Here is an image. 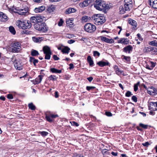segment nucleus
<instances>
[{
	"label": "nucleus",
	"instance_id": "nucleus-25",
	"mask_svg": "<svg viewBox=\"0 0 157 157\" xmlns=\"http://www.w3.org/2000/svg\"><path fill=\"white\" fill-rule=\"evenodd\" d=\"M87 60L90 66H93L94 63L93 60L90 56H89L87 58Z\"/></svg>",
	"mask_w": 157,
	"mask_h": 157
},
{
	"label": "nucleus",
	"instance_id": "nucleus-6",
	"mask_svg": "<svg viewBox=\"0 0 157 157\" xmlns=\"http://www.w3.org/2000/svg\"><path fill=\"white\" fill-rule=\"evenodd\" d=\"M30 20L31 22L35 24L41 23L43 20L42 17L40 16L32 17Z\"/></svg>",
	"mask_w": 157,
	"mask_h": 157
},
{
	"label": "nucleus",
	"instance_id": "nucleus-20",
	"mask_svg": "<svg viewBox=\"0 0 157 157\" xmlns=\"http://www.w3.org/2000/svg\"><path fill=\"white\" fill-rule=\"evenodd\" d=\"M131 7L132 5H130V4H124V7L123 8V10L122 11L121 10L120 12L122 11V12H121V13H123L124 12V10L125 11L129 10L130 8Z\"/></svg>",
	"mask_w": 157,
	"mask_h": 157
},
{
	"label": "nucleus",
	"instance_id": "nucleus-31",
	"mask_svg": "<svg viewBox=\"0 0 157 157\" xmlns=\"http://www.w3.org/2000/svg\"><path fill=\"white\" fill-rule=\"evenodd\" d=\"M10 32L13 34L14 35L16 33V31L14 27L12 26H10L9 27Z\"/></svg>",
	"mask_w": 157,
	"mask_h": 157
},
{
	"label": "nucleus",
	"instance_id": "nucleus-7",
	"mask_svg": "<svg viewBox=\"0 0 157 157\" xmlns=\"http://www.w3.org/2000/svg\"><path fill=\"white\" fill-rule=\"evenodd\" d=\"M16 13L19 15H25L28 13V7H25L23 8L17 10Z\"/></svg>",
	"mask_w": 157,
	"mask_h": 157
},
{
	"label": "nucleus",
	"instance_id": "nucleus-41",
	"mask_svg": "<svg viewBox=\"0 0 157 157\" xmlns=\"http://www.w3.org/2000/svg\"><path fill=\"white\" fill-rule=\"evenodd\" d=\"M46 118L47 120L49 122H52V118L50 117V115L46 116Z\"/></svg>",
	"mask_w": 157,
	"mask_h": 157
},
{
	"label": "nucleus",
	"instance_id": "nucleus-9",
	"mask_svg": "<svg viewBox=\"0 0 157 157\" xmlns=\"http://www.w3.org/2000/svg\"><path fill=\"white\" fill-rule=\"evenodd\" d=\"M147 93L150 95H155L157 94V90L155 87H151L147 90Z\"/></svg>",
	"mask_w": 157,
	"mask_h": 157
},
{
	"label": "nucleus",
	"instance_id": "nucleus-4",
	"mask_svg": "<svg viewBox=\"0 0 157 157\" xmlns=\"http://www.w3.org/2000/svg\"><path fill=\"white\" fill-rule=\"evenodd\" d=\"M11 52L13 53H18L21 50V44L18 41H13L11 44Z\"/></svg>",
	"mask_w": 157,
	"mask_h": 157
},
{
	"label": "nucleus",
	"instance_id": "nucleus-22",
	"mask_svg": "<svg viewBox=\"0 0 157 157\" xmlns=\"http://www.w3.org/2000/svg\"><path fill=\"white\" fill-rule=\"evenodd\" d=\"M150 52L153 55L157 54V48L154 47L150 46Z\"/></svg>",
	"mask_w": 157,
	"mask_h": 157
},
{
	"label": "nucleus",
	"instance_id": "nucleus-8",
	"mask_svg": "<svg viewBox=\"0 0 157 157\" xmlns=\"http://www.w3.org/2000/svg\"><path fill=\"white\" fill-rule=\"evenodd\" d=\"M149 109L151 111L157 110V102H151L149 106Z\"/></svg>",
	"mask_w": 157,
	"mask_h": 157
},
{
	"label": "nucleus",
	"instance_id": "nucleus-32",
	"mask_svg": "<svg viewBox=\"0 0 157 157\" xmlns=\"http://www.w3.org/2000/svg\"><path fill=\"white\" fill-rule=\"evenodd\" d=\"M149 44L151 46H155L157 47V41L154 40L150 41L149 42Z\"/></svg>",
	"mask_w": 157,
	"mask_h": 157
},
{
	"label": "nucleus",
	"instance_id": "nucleus-18",
	"mask_svg": "<svg viewBox=\"0 0 157 157\" xmlns=\"http://www.w3.org/2000/svg\"><path fill=\"white\" fill-rule=\"evenodd\" d=\"M43 77L42 75H39L38 76V77L33 81V83L34 84H38L40 83Z\"/></svg>",
	"mask_w": 157,
	"mask_h": 157
},
{
	"label": "nucleus",
	"instance_id": "nucleus-33",
	"mask_svg": "<svg viewBox=\"0 0 157 157\" xmlns=\"http://www.w3.org/2000/svg\"><path fill=\"white\" fill-rule=\"evenodd\" d=\"M28 107L29 109L32 110H34L36 109L35 106L32 103H31L28 104Z\"/></svg>",
	"mask_w": 157,
	"mask_h": 157
},
{
	"label": "nucleus",
	"instance_id": "nucleus-5",
	"mask_svg": "<svg viewBox=\"0 0 157 157\" xmlns=\"http://www.w3.org/2000/svg\"><path fill=\"white\" fill-rule=\"evenodd\" d=\"M84 29L86 32L89 33H92L96 29V26L90 23L86 24L84 26Z\"/></svg>",
	"mask_w": 157,
	"mask_h": 157
},
{
	"label": "nucleus",
	"instance_id": "nucleus-47",
	"mask_svg": "<svg viewBox=\"0 0 157 157\" xmlns=\"http://www.w3.org/2000/svg\"><path fill=\"white\" fill-rule=\"evenodd\" d=\"M95 88V87L94 86H87L86 87V89L88 91L94 89Z\"/></svg>",
	"mask_w": 157,
	"mask_h": 157
},
{
	"label": "nucleus",
	"instance_id": "nucleus-14",
	"mask_svg": "<svg viewBox=\"0 0 157 157\" xmlns=\"http://www.w3.org/2000/svg\"><path fill=\"white\" fill-rule=\"evenodd\" d=\"M100 37H101V40L106 43L112 44L114 42L113 40L112 39H109L106 37L103 36H100Z\"/></svg>",
	"mask_w": 157,
	"mask_h": 157
},
{
	"label": "nucleus",
	"instance_id": "nucleus-1",
	"mask_svg": "<svg viewBox=\"0 0 157 157\" xmlns=\"http://www.w3.org/2000/svg\"><path fill=\"white\" fill-rule=\"evenodd\" d=\"M94 7L97 10L102 11L106 13L109 9V5L102 0H93Z\"/></svg>",
	"mask_w": 157,
	"mask_h": 157
},
{
	"label": "nucleus",
	"instance_id": "nucleus-40",
	"mask_svg": "<svg viewBox=\"0 0 157 157\" xmlns=\"http://www.w3.org/2000/svg\"><path fill=\"white\" fill-rule=\"evenodd\" d=\"M139 126L145 129H147L148 127L147 125L141 123H140L139 124Z\"/></svg>",
	"mask_w": 157,
	"mask_h": 157
},
{
	"label": "nucleus",
	"instance_id": "nucleus-63",
	"mask_svg": "<svg viewBox=\"0 0 157 157\" xmlns=\"http://www.w3.org/2000/svg\"><path fill=\"white\" fill-rule=\"evenodd\" d=\"M38 61L37 59H35L33 61V63L35 66H36V63H38Z\"/></svg>",
	"mask_w": 157,
	"mask_h": 157
},
{
	"label": "nucleus",
	"instance_id": "nucleus-55",
	"mask_svg": "<svg viewBox=\"0 0 157 157\" xmlns=\"http://www.w3.org/2000/svg\"><path fill=\"white\" fill-rule=\"evenodd\" d=\"M7 98H8L12 99L13 98V95L11 94H9L7 95Z\"/></svg>",
	"mask_w": 157,
	"mask_h": 157
},
{
	"label": "nucleus",
	"instance_id": "nucleus-29",
	"mask_svg": "<svg viewBox=\"0 0 157 157\" xmlns=\"http://www.w3.org/2000/svg\"><path fill=\"white\" fill-rule=\"evenodd\" d=\"M31 55L33 56H36L39 55V53L37 51L32 49L31 52Z\"/></svg>",
	"mask_w": 157,
	"mask_h": 157
},
{
	"label": "nucleus",
	"instance_id": "nucleus-28",
	"mask_svg": "<svg viewBox=\"0 0 157 157\" xmlns=\"http://www.w3.org/2000/svg\"><path fill=\"white\" fill-rule=\"evenodd\" d=\"M1 21H2L5 22L7 21L8 18L6 14L2 13V15Z\"/></svg>",
	"mask_w": 157,
	"mask_h": 157
},
{
	"label": "nucleus",
	"instance_id": "nucleus-15",
	"mask_svg": "<svg viewBox=\"0 0 157 157\" xmlns=\"http://www.w3.org/2000/svg\"><path fill=\"white\" fill-rule=\"evenodd\" d=\"M97 64L100 67H103L106 66H109V63L107 60L105 61H101L97 62Z\"/></svg>",
	"mask_w": 157,
	"mask_h": 157
},
{
	"label": "nucleus",
	"instance_id": "nucleus-3",
	"mask_svg": "<svg viewBox=\"0 0 157 157\" xmlns=\"http://www.w3.org/2000/svg\"><path fill=\"white\" fill-rule=\"evenodd\" d=\"M16 25L19 28L23 29H29L32 26V24L30 21L28 20L17 21L16 22Z\"/></svg>",
	"mask_w": 157,
	"mask_h": 157
},
{
	"label": "nucleus",
	"instance_id": "nucleus-45",
	"mask_svg": "<svg viewBox=\"0 0 157 157\" xmlns=\"http://www.w3.org/2000/svg\"><path fill=\"white\" fill-rule=\"evenodd\" d=\"M116 74L118 75H120L123 72V71L120 70L119 68L115 71Z\"/></svg>",
	"mask_w": 157,
	"mask_h": 157
},
{
	"label": "nucleus",
	"instance_id": "nucleus-12",
	"mask_svg": "<svg viewBox=\"0 0 157 157\" xmlns=\"http://www.w3.org/2000/svg\"><path fill=\"white\" fill-rule=\"evenodd\" d=\"M14 66L16 69L19 70H21L23 69L21 62L19 60L17 61L16 62L14 63Z\"/></svg>",
	"mask_w": 157,
	"mask_h": 157
},
{
	"label": "nucleus",
	"instance_id": "nucleus-16",
	"mask_svg": "<svg viewBox=\"0 0 157 157\" xmlns=\"http://www.w3.org/2000/svg\"><path fill=\"white\" fill-rule=\"evenodd\" d=\"M132 49L133 47L131 45H128L124 48L123 51L126 53H129L132 51Z\"/></svg>",
	"mask_w": 157,
	"mask_h": 157
},
{
	"label": "nucleus",
	"instance_id": "nucleus-23",
	"mask_svg": "<svg viewBox=\"0 0 157 157\" xmlns=\"http://www.w3.org/2000/svg\"><path fill=\"white\" fill-rule=\"evenodd\" d=\"M43 50L44 54L52 52L50 48L48 46H45L44 47Z\"/></svg>",
	"mask_w": 157,
	"mask_h": 157
},
{
	"label": "nucleus",
	"instance_id": "nucleus-62",
	"mask_svg": "<svg viewBox=\"0 0 157 157\" xmlns=\"http://www.w3.org/2000/svg\"><path fill=\"white\" fill-rule=\"evenodd\" d=\"M137 36L138 37V38L140 40H143V39L141 38L140 34L139 33H138L137 35Z\"/></svg>",
	"mask_w": 157,
	"mask_h": 157
},
{
	"label": "nucleus",
	"instance_id": "nucleus-56",
	"mask_svg": "<svg viewBox=\"0 0 157 157\" xmlns=\"http://www.w3.org/2000/svg\"><path fill=\"white\" fill-rule=\"evenodd\" d=\"M142 145L144 146L148 147V145H150V144L148 142H146L145 143H142Z\"/></svg>",
	"mask_w": 157,
	"mask_h": 157
},
{
	"label": "nucleus",
	"instance_id": "nucleus-11",
	"mask_svg": "<svg viewBox=\"0 0 157 157\" xmlns=\"http://www.w3.org/2000/svg\"><path fill=\"white\" fill-rule=\"evenodd\" d=\"M148 4L151 7L157 9V0H148Z\"/></svg>",
	"mask_w": 157,
	"mask_h": 157
},
{
	"label": "nucleus",
	"instance_id": "nucleus-10",
	"mask_svg": "<svg viewBox=\"0 0 157 157\" xmlns=\"http://www.w3.org/2000/svg\"><path fill=\"white\" fill-rule=\"evenodd\" d=\"M93 0H85L79 4L81 7H84L87 6L90 4L93 3Z\"/></svg>",
	"mask_w": 157,
	"mask_h": 157
},
{
	"label": "nucleus",
	"instance_id": "nucleus-2",
	"mask_svg": "<svg viewBox=\"0 0 157 157\" xmlns=\"http://www.w3.org/2000/svg\"><path fill=\"white\" fill-rule=\"evenodd\" d=\"M92 19L94 23L97 25H100L104 23L106 21L105 17L101 14H94L92 17Z\"/></svg>",
	"mask_w": 157,
	"mask_h": 157
},
{
	"label": "nucleus",
	"instance_id": "nucleus-54",
	"mask_svg": "<svg viewBox=\"0 0 157 157\" xmlns=\"http://www.w3.org/2000/svg\"><path fill=\"white\" fill-rule=\"evenodd\" d=\"M132 99L135 102H137V99L136 96H133L132 97Z\"/></svg>",
	"mask_w": 157,
	"mask_h": 157
},
{
	"label": "nucleus",
	"instance_id": "nucleus-37",
	"mask_svg": "<svg viewBox=\"0 0 157 157\" xmlns=\"http://www.w3.org/2000/svg\"><path fill=\"white\" fill-rule=\"evenodd\" d=\"M150 46L145 47L144 49V52H150Z\"/></svg>",
	"mask_w": 157,
	"mask_h": 157
},
{
	"label": "nucleus",
	"instance_id": "nucleus-52",
	"mask_svg": "<svg viewBox=\"0 0 157 157\" xmlns=\"http://www.w3.org/2000/svg\"><path fill=\"white\" fill-rule=\"evenodd\" d=\"M53 6H51V7L49 6L48 7V8L47 9V10L49 12H51L53 11Z\"/></svg>",
	"mask_w": 157,
	"mask_h": 157
},
{
	"label": "nucleus",
	"instance_id": "nucleus-53",
	"mask_svg": "<svg viewBox=\"0 0 157 157\" xmlns=\"http://www.w3.org/2000/svg\"><path fill=\"white\" fill-rule=\"evenodd\" d=\"M63 21L62 19H60L58 23V25L59 26H61L63 25Z\"/></svg>",
	"mask_w": 157,
	"mask_h": 157
},
{
	"label": "nucleus",
	"instance_id": "nucleus-46",
	"mask_svg": "<svg viewBox=\"0 0 157 157\" xmlns=\"http://www.w3.org/2000/svg\"><path fill=\"white\" fill-rule=\"evenodd\" d=\"M93 54L94 56H97L99 57L100 55V53L97 51H94L93 52Z\"/></svg>",
	"mask_w": 157,
	"mask_h": 157
},
{
	"label": "nucleus",
	"instance_id": "nucleus-43",
	"mask_svg": "<svg viewBox=\"0 0 157 157\" xmlns=\"http://www.w3.org/2000/svg\"><path fill=\"white\" fill-rule=\"evenodd\" d=\"M33 40L36 42H39L40 41V38L38 37H33L32 38Z\"/></svg>",
	"mask_w": 157,
	"mask_h": 157
},
{
	"label": "nucleus",
	"instance_id": "nucleus-38",
	"mask_svg": "<svg viewBox=\"0 0 157 157\" xmlns=\"http://www.w3.org/2000/svg\"><path fill=\"white\" fill-rule=\"evenodd\" d=\"M40 133L43 136H47L48 134V132L45 131L40 132Z\"/></svg>",
	"mask_w": 157,
	"mask_h": 157
},
{
	"label": "nucleus",
	"instance_id": "nucleus-34",
	"mask_svg": "<svg viewBox=\"0 0 157 157\" xmlns=\"http://www.w3.org/2000/svg\"><path fill=\"white\" fill-rule=\"evenodd\" d=\"M52 52L44 54H45V59H50L51 57V55H52Z\"/></svg>",
	"mask_w": 157,
	"mask_h": 157
},
{
	"label": "nucleus",
	"instance_id": "nucleus-50",
	"mask_svg": "<svg viewBox=\"0 0 157 157\" xmlns=\"http://www.w3.org/2000/svg\"><path fill=\"white\" fill-rule=\"evenodd\" d=\"M11 59V61L13 62L14 63L16 62L17 61L19 60H17L16 59V57L14 56H13Z\"/></svg>",
	"mask_w": 157,
	"mask_h": 157
},
{
	"label": "nucleus",
	"instance_id": "nucleus-61",
	"mask_svg": "<svg viewBox=\"0 0 157 157\" xmlns=\"http://www.w3.org/2000/svg\"><path fill=\"white\" fill-rule=\"evenodd\" d=\"M72 157H83V156L80 154H75Z\"/></svg>",
	"mask_w": 157,
	"mask_h": 157
},
{
	"label": "nucleus",
	"instance_id": "nucleus-30",
	"mask_svg": "<svg viewBox=\"0 0 157 157\" xmlns=\"http://www.w3.org/2000/svg\"><path fill=\"white\" fill-rule=\"evenodd\" d=\"M122 60L125 59L127 62H130L131 60V58L129 56H127L122 55L121 57Z\"/></svg>",
	"mask_w": 157,
	"mask_h": 157
},
{
	"label": "nucleus",
	"instance_id": "nucleus-35",
	"mask_svg": "<svg viewBox=\"0 0 157 157\" xmlns=\"http://www.w3.org/2000/svg\"><path fill=\"white\" fill-rule=\"evenodd\" d=\"M140 82H137V83L136 84H134V91L135 92L138 89V86L140 84Z\"/></svg>",
	"mask_w": 157,
	"mask_h": 157
},
{
	"label": "nucleus",
	"instance_id": "nucleus-36",
	"mask_svg": "<svg viewBox=\"0 0 157 157\" xmlns=\"http://www.w3.org/2000/svg\"><path fill=\"white\" fill-rule=\"evenodd\" d=\"M48 78L50 79V80H52V81H55L56 79V76L54 75H51L49 76Z\"/></svg>",
	"mask_w": 157,
	"mask_h": 157
},
{
	"label": "nucleus",
	"instance_id": "nucleus-64",
	"mask_svg": "<svg viewBox=\"0 0 157 157\" xmlns=\"http://www.w3.org/2000/svg\"><path fill=\"white\" fill-rule=\"evenodd\" d=\"M151 68H152V69L153 67H154L155 66V63H153L152 62H151Z\"/></svg>",
	"mask_w": 157,
	"mask_h": 157
},
{
	"label": "nucleus",
	"instance_id": "nucleus-21",
	"mask_svg": "<svg viewBox=\"0 0 157 157\" xmlns=\"http://www.w3.org/2000/svg\"><path fill=\"white\" fill-rule=\"evenodd\" d=\"M128 23L130 25L133 26V28H136L137 26V23L136 21L131 18H130L128 20Z\"/></svg>",
	"mask_w": 157,
	"mask_h": 157
},
{
	"label": "nucleus",
	"instance_id": "nucleus-51",
	"mask_svg": "<svg viewBox=\"0 0 157 157\" xmlns=\"http://www.w3.org/2000/svg\"><path fill=\"white\" fill-rule=\"evenodd\" d=\"M70 123H71L72 125L76 127L78 126H79L78 124L75 122V121H73L72 122H70Z\"/></svg>",
	"mask_w": 157,
	"mask_h": 157
},
{
	"label": "nucleus",
	"instance_id": "nucleus-48",
	"mask_svg": "<svg viewBox=\"0 0 157 157\" xmlns=\"http://www.w3.org/2000/svg\"><path fill=\"white\" fill-rule=\"evenodd\" d=\"M132 0H124V4H130L132 5Z\"/></svg>",
	"mask_w": 157,
	"mask_h": 157
},
{
	"label": "nucleus",
	"instance_id": "nucleus-49",
	"mask_svg": "<svg viewBox=\"0 0 157 157\" xmlns=\"http://www.w3.org/2000/svg\"><path fill=\"white\" fill-rule=\"evenodd\" d=\"M88 19V17L86 16H85L82 17L81 19L82 21L86 22L87 21Z\"/></svg>",
	"mask_w": 157,
	"mask_h": 157
},
{
	"label": "nucleus",
	"instance_id": "nucleus-27",
	"mask_svg": "<svg viewBox=\"0 0 157 157\" xmlns=\"http://www.w3.org/2000/svg\"><path fill=\"white\" fill-rule=\"evenodd\" d=\"M70 48L68 47H65L62 50V52L63 53H66L68 54L69 52Z\"/></svg>",
	"mask_w": 157,
	"mask_h": 157
},
{
	"label": "nucleus",
	"instance_id": "nucleus-13",
	"mask_svg": "<svg viewBox=\"0 0 157 157\" xmlns=\"http://www.w3.org/2000/svg\"><path fill=\"white\" fill-rule=\"evenodd\" d=\"M40 29L38 31L43 32H46L48 31V29L46 28V25L45 23H40Z\"/></svg>",
	"mask_w": 157,
	"mask_h": 157
},
{
	"label": "nucleus",
	"instance_id": "nucleus-39",
	"mask_svg": "<svg viewBox=\"0 0 157 157\" xmlns=\"http://www.w3.org/2000/svg\"><path fill=\"white\" fill-rule=\"evenodd\" d=\"M40 25V23H36L34 24V27L36 29L39 30Z\"/></svg>",
	"mask_w": 157,
	"mask_h": 157
},
{
	"label": "nucleus",
	"instance_id": "nucleus-44",
	"mask_svg": "<svg viewBox=\"0 0 157 157\" xmlns=\"http://www.w3.org/2000/svg\"><path fill=\"white\" fill-rule=\"evenodd\" d=\"M67 24L69 25L70 27H72L73 24V22L71 21H66Z\"/></svg>",
	"mask_w": 157,
	"mask_h": 157
},
{
	"label": "nucleus",
	"instance_id": "nucleus-17",
	"mask_svg": "<svg viewBox=\"0 0 157 157\" xmlns=\"http://www.w3.org/2000/svg\"><path fill=\"white\" fill-rule=\"evenodd\" d=\"M117 42L118 43H121L124 45L128 44L129 42V40L127 38H121L119 40H118Z\"/></svg>",
	"mask_w": 157,
	"mask_h": 157
},
{
	"label": "nucleus",
	"instance_id": "nucleus-26",
	"mask_svg": "<svg viewBox=\"0 0 157 157\" xmlns=\"http://www.w3.org/2000/svg\"><path fill=\"white\" fill-rule=\"evenodd\" d=\"M50 71L53 73H61L62 72L61 70H59L54 68H51Z\"/></svg>",
	"mask_w": 157,
	"mask_h": 157
},
{
	"label": "nucleus",
	"instance_id": "nucleus-24",
	"mask_svg": "<svg viewBox=\"0 0 157 157\" xmlns=\"http://www.w3.org/2000/svg\"><path fill=\"white\" fill-rule=\"evenodd\" d=\"M76 11V10L73 8H69L66 10L65 13L66 14H69L71 13H74Z\"/></svg>",
	"mask_w": 157,
	"mask_h": 157
},
{
	"label": "nucleus",
	"instance_id": "nucleus-57",
	"mask_svg": "<svg viewBox=\"0 0 157 157\" xmlns=\"http://www.w3.org/2000/svg\"><path fill=\"white\" fill-rule=\"evenodd\" d=\"M105 115L108 117H111L112 116V113L109 112H107L105 113Z\"/></svg>",
	"mask_w": 157,
	"mask_h": 157
},
{
	"label": "nucleus",
	"instance_id": "nucleus-60",
	"mask_svg": "<svg viewBox=\"0 0 157 157\" xmlns=\"http://www.w3.org/2000/svg\"><path fill=\"white\" fill-rule=\"evenodd\" d=\"M50 115L52 118H55L58 117V115L57 114L54 115L53 114H51Z\"/></svg>",
	"mask_w": 157,
	"mask_h": 157
},
{
	"label": "nucleus",
	"instance_id": "nucleus-58",
	"mask_svg": "<svg viewBox=\"0 0 157 157\" xmlns=\"http://www.w3.org/2000/svg\"><path fill=\"white\" fill-rule=\"evenodd\" d=\"M53 59L55 60H59V58L56 55H54L53 56Z\"/></svg>",
	"mask_w": 157,
	"mask_h": 157
},
{
	"label": "nucleus",
	"instance_id": "nucleus-19",
	"mask_svg": "<svg viewBox=\"0 0 157 157\" xmlns=\"http://www.w3.org/2000/svg\"><path fill=\"white\" fill-rule=\"evenodd\" d=\"M45 8L44 6H42L38 7L34 9V12L36 13H41L45 10Z\"/></svg>",
	"mask_w": 157,
	"mask_h": 157
},
{
	"label": "nucleus",
	"instance_id": "nucleus-59",
	"mask_svg": "<svg viewBox=\"0 0 157 157\" xmlns=\"http://www.w3.org/2000/svg\"><path fill=\"white\" fill-rule=\"evenodd\" d=\"M75 40L73 39H71L68 41L67 42L69 44H72L75 42Z\"/></svg>",
	"mask_w": 157,
	"mask_h": 157
},
{
	"label": "nucleus",
	"instance_id": "nucleus-42",
	"mask_svg": "<svg viewBox=\"0 0 157 157\" xmlns=\"http://www.w3.org/2000/svg\"><path fill=\"white\" fill-rule=\"evenodd\" d=\"M133 94L129 91H128L125 94V95L127 97H129L132 96Z\"/></svg>",
	"mask_w": 157,
	"mask_h": 157
}]
</instances>
